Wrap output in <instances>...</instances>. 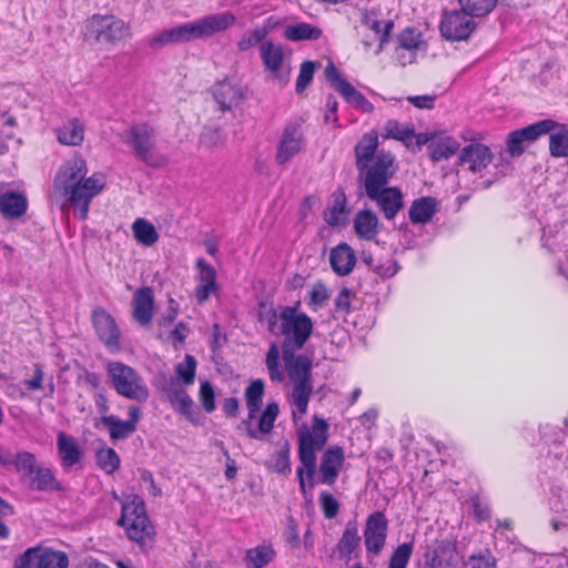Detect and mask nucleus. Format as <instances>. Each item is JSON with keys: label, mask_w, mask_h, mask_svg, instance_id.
Returning <instances> with one entry per match:
<instances>
[{"label": "nucleus", "mask_w": 568, "mask_h": 568, "mask_svg": "<svg viewBox=\"0 0 568 568\" xmlns=\"http://www.w3.org/2000/svg\"><path fill=\"white\" fill-rule=\"evenodd\" d=\"M459 142L454 136L436 134L428 145L429 158L435 163L448 160L459 150Z\"/></svg>", "instance_id": "nucleus-34"}, {"label": "nucleus", "mask_w": 568, "mask_h": 568, "mask_svg": "<svg viewBox=\"0 0 568 568\" xmlns=\"http://www.w3.org/2000/svg\"><path fill=\"white\" fill-rule=\"evenodd\" d=\"M325 106H326V111L324 114L325 122L337 124L338 123V116H337L338 102L333 94L327 95Z\"/></svg>", "instance_id": "nucleus-61"}, {"label": "nucleus", "mask_w": 568, "mask_h": 568, "mask_svg": "<svg viewBox=\"0 0 568 568\" xmlns=\"http://www.w3.org/2000/svg\"><path fill=\"white\" fill-rule=\"evenodd\" d=\"M95 462L100 469L111 475L120 467V457L118 453L110 447H103L97 450Z\"/></svg>", "instance_id": "nucleus-47"}, {"label": "nucleus", "mask_w": 568, "mask_h": 568, "mask_svg": "<svg viewBox=\"0 0 568 568\" xmlns=\"http://www.w3.org/2000/svg\"><path fill=\"white\" fill-rule=\"evenodd\" d=\"M44 374L42 365L40 363L33 364V376L30 379L24 381V385L28 390H39L43 386Z\"/></svg>", "instance_id": "nucleus-60"}, {"label": "nucleus", "mask_w": 568, "mask_h": 568, "mask_svg": "<svg viewBox=\"0 0 568 568\" xmlns=\"http://www.w3.org/2000/svg\"><path fill=\"white\" fill-rule=\"evenodd\" d=\"M276 557V551L271 542H265L245 551L244 562L246 568H264Z\"/></svg>", "instance_id": "nucleus-35"}, {"label": "nucleus", "mask_w": 568, "mask_h": 568, "mask_svg": "<svg viewBox=\"0 0 568 568\" xmlns=\"http://www.w3.org/2000/svg\"><path fill=\"white\" fill-rule=\"evenodd\" d=\"M449 552L444 544L427 546L424 552V568H454L455 565L448 557Z\"/></svg>", "instance_id": "nucleus-38"}, {"label": "nucleus", "mask_w": 568, "mask_h": 568, "mask_svg": "<svg viewBox=\"0 0 568 568\" xmlns=\"http://www.w3.org/2000/svg\"><path fill=\"white\" fill-rule=\"evenodd\" d=\"M305 145V136L302 124L298 122L286 123L283 128L275 153V162L284 165L296 156Z\"/></svg>", "instance_id": "nucleus-15"}, {"label": "nucleus", "mask_w": 568, "mask_h": 568, "mask_svg": "<svg viewBox=\"0 0 568 568\" xmlns=\"http://www.w3.org/2000/svg\"><path fill=\"white\" fill-rule=\"evenodd\" d=\"M285 39L290 41L318 40L323 36V30L307 22H297L288 24L283 31Z\"/></svg>", "instance_id": "nucleus-37"}, {"label": "nucleus", "mask_w": 568, "mask_h": 568, "mask_svg": "<svg viewBox=\"0 0 568 568\" xmlns=\"http://www.w3.org/2000/svg\"><path fill=\"white\" fill-rule=\"evenodd\" d=\"M328 424L317 416L313 417L312 427L303 426L297 432V455L301 466L296 468V476L301 494L308 495L307 485L313 488L316 473V452L323 449L328 438Z\"/></svg>", "instance_id": "nucleus-4"}, {"label": "nucleus", "mask_w": 568, "mask_h": 568, "mask_svg": "<svg viewBox=\"0 0 568 568\" xmlns=\"http://www.w3.org/2000/svg\"><path fill=\"white\" fill-rule=\"evenodd\" d=\"M265 393L264 381L256 378L245 388L244 398L247 406L248 419L255 418L257 412L261 409L263 397Z\"/></svg>", "instance_id": "nucleus-40"}, {"label": "nucleus", "mask_w": 568, "mask_h": 568, "mask_svg": "<svg viewBox=\"0 0 568 568\" xmlns=\"http://www.w3.org/2000/svg\"><path fill=\"white\" fill-rule=\"evenodd\" d=\"M57 448L61 466L64 469L79 465L83 458V452L77 439L64 432H59L57 436Z\"/></svg>", "instance_id": "nucleus-26"}, {"label": "nucleus", "mask_w": 568, "mask_h": 568, "mask_svg": "<svg viewBox=\"0 0 568 568\" xmlns=\"http://www.w3.org/2000/svg\"><path fill=\"white\" fill-rule=\"evenodd\" d=\"M498 0H458L466 13L475 18L488 16L497 6Z\"/></svg>", "instance_id": "nucleus-46"}, {"label": "nucleus", "mask_w": 568, "mask_h": 568, "mask_svg": "<svg viewBox=\"0 0 568 568\" xmlns=\"http://www.w3.org/2000/svg\"><path fill=\"white\" fill-rule=\"evenodd\" d=\"M140 479L143 484L148 485V491L153 497H160L162 495L161 488L155 484L152 473L148 469L140 471Z\"/></svg>", "instance_id": "nucleus-62"}, {"label": "nucleus", "mask_w": 568, "mask_h": 568, "mask_svg": "<svg viewBox=\"0 0 568 568\" xmlns=\"http://www.w3.org/2000/svg\"><path fill=\"white\" fill-rule=\"evenodd\" d=\"M329 298L328 290L326 285L318 281L314 283L312 290L310 292V302L308 305L312 310H317L323 306Z\"/></svg>", "instance_id": "nucleus-57"}, {"label": "nucleus", "mask_w": 568, "mask_h": 568, "mask_svg": "<svg viewBox=\"0 0 568 568\" xmlns=\"http://www.w3.org/2000/svg\"><path fill=\"white\" fill-rule=\"evenodd\" d=\"M359 542L361 537L358 535L356 521H347L336 546L338 555L343 558H349L351 555L359 547Z\"/></svg>", "instance_id": "nucleus-36"}, {"label": "nucleus", "mask_w": 568, "mask_h": 568, "mask_svg": "<svg viewBox=\"0 0 568 568\" xmlns=\"http://www.w3.org/2000/svg\"><path fill=\"white\" fill-rule=\"evenodd\" d=\"M285 542L292 549H298L301 546L298 524L293 516L286 518V526L283 532Z\"/></svg>", "instance_id": "nucleus-58"}, {"label": "nucleus", "mask_w": 568, "mask_h": 568, "mask_svg": "<svg viewBox=\"0 0 568 568\" xmlns=\"http://www.w3.org/2000/svg\"><path fill=\"white\" fill-rule=\"evenodd\" d=\"M2 459L7 464H0L4 468L13 467L19 480L30 489L38 491H61L62 486L50 468L41 467L34 454L19 450L12 458L9 453L2 450Z\"/></svg>", "instance_id": "nucleus-5"}, {"label": "nucleus", "mask_w": 568, "mask_h": 568, "mask_svg": "<svg viewBox=\"0 0 568 568\" xmlns=\"http://www.w3.org/2000/svg\"><path fill=\"white\" fill-rule=\"evenodd\" d=\"M116 524L123 528L126 538L139 547L145 548L154 545L156 530L140 496L131 495L122 503L121 515Z\"/></svg>", "instance_id": "nucleus-6"}, {"label": "nucleus", "mask_w": 568, "mask_h": 568, "mask_svg": "<svg viewBox=\"0 0 568 568\" xmlns=\"http://www.w3.org/2000/svg\"><path fill=\"white\" fill-rule=\"evenodd\" d=\"M333 205L324 213V220L327 224L335 226L339 223L341 216L346 212V196L339 190L333 194Z\"/></svg>", "instance_id": "nucleus-50"}, {"label": "nucleus", "mask_w": 568, "mask_h": 568, "mask_svg": "<svg viewBox=\"0 0 568 568\" xmlns=\"http://www.w3.org/2000/svg\"><path fill=\"white\" fill-rule=\"evenodd\" d=\"M353 297L354 293L348 287H343L335 297V310L343 314H349L352 312Z\"/></svg>", "instance_id": "nucleus-59"}, {"label": "nucleus", "mask_w": 568, "mask_h": 568, "mask_svg": "<svg viewBox=\"0 0 568 568\" xmlns=\"http://www.w3.org/2000/svg\"><path fill=\"white\" fill-rule=\"evenodd\" d=\"M353 224L355 234L364 241H372L378 234V216L372 210H359L354 216Z\"/></svg>", "instance_id": "nucleus-31"}, {"label": "nucleus", "mask_w": 568, "mask_h": 568, "mask_svg": "<svg viewBox=\"0 0 568 568\" xmlns=\"http://www.w3.org/2000/svg\"><path fill=\"white\" fill-rule=\"evenodd\" d=\"M388 520L384 511L369 514L363 531L364 545L367 554L377 556L386 545Z\"/></svg>", "instance_id": "nucleus-18"}, {"label": "nucleus", "mask_w": 568, "mask_h": 568, "mask_svg": "<svg viewBox=\"0 0 568 568\" xmlns=\"http://www.w3.org/2000/svg\"><path fill=\"white\" fill-rule=\"evenodd\" d=\"M199 402L207 414L215 410V392L213 385L209 381H202L199 389Z\"/></svg>", "instance_id": "nucleus-54"}, {"label": "nucleus", "mask_w": 568, "mask_h": 568, "mask_svg": "<svg viewBox=\"0 0 568 568\" xmlns=\"http://www.w3.org/2000/svg\"><path fill=\"white\" fill-rule=\"evenodd\" d=\"M265 466L268 470L278 475L288 476L291 474V445L288 440H284L281 448L265 463Z\"/></svg>", "instance_id": "nucleus-39"}, {"label": "nucleus", "mask_w": 568, "mask_h": 568, "mask_svg": "<svg viewBox=\"0 0 568 568\" xmlns=\"http://www.w3.org/2000/svg\"><path fill=\"white\" fill-rule=\"evenodd\" d=\"M132 232L134 239L145 246H151L155 244L159 240V234L156 232L155 226L151 222L142 217L136 219L133 222Z\"/></svg>", "instance_id": "nucleus-43"}, {"label": "nucleus", "mask_w": 568, "mask_h": 568, "mask_svg": "<svg viewBox=\"0 0 568 568\" xmlns=\"http://www.w3.org/2000/svg\"><path fill=\"white\" fill-rule=\"evenodd\" d=\"M28 206V199L22 192L7 191L0 194V213L4 219L23 216Z\"/></svg>", "instance_id": "nucleus-30"}, {"label": "nucleus", "mask_w": 568, "mask_h": 568, "mask_svg": "<svg viewBox=\"0 0 568 568\" xmlns=\"http://www.w3.org/2000/svg\"><path fill=\"white\" fill-rule=\"evenodd\" d=\"M190 332L187 324L180 322L175 325L174 329L170 333V338L174 343V345H183L185 338Z\"/></svg>", "instance_id": "nucleus-63"}, {"label": "nucleus", "mask_w": 568, "mask_h": 568, "mask_svg": "<svg viewBox=\"0 0 568 568\" xmlns=\"http://www.w3.org/2000/svg\"><path fill=\"white\" fill-rule=\"evenodd\" d=\"M106 373L114 390L121 397L138 403H145L149 399V387L144 378L133 367L119 361H111L106 364Z\"/></svg>", "instance_id": "nucleus-9"}, {"label": "nucleus", "mask_w": 568, "mask_h": 568, "mask_svg": "<svg viewBox=\"0 0 568 568\" xmlns=\"http://www.w3.org/2000/svg\"><path fill=\"white\" fill-rule=\"evenodd\" d=\"M88 172L85 160L74 155L60 166L53 181L54 190L74 207V214L80 220L88 217L92 199L105 186L104 174L95 172L87 178Z\"/></svg>", "instance_id": "nucleus-2"}, {"label": "nucleus", "mask_w": 568, "mask_h": 568, "mask_svg": "<svg viewBox=\"0 0 568 568\" xmlns=\"http://www.w3.org/2000/svg\"><path fill=\"white\" fill-rule=\"evenodd\" d=\"M345 453L338 445L329 446L321 456L317 481L333 486L344 466Z\"/></svg>", "instance_id": "nucleus-21"}, {"label": "nucleus", "mask_w": 568, "mask_h": 568, "mask_svg": "<svg viewBox=\"0 0 568 568\" xmlns=\"http://www.w3.org/2000/svg\"><path fill=\"white\" fill-rule=\"evenodd\" d=\"M364 23L377 37L375 52H382L384 50L385 44L389 41L390 32L394 29V22L392 20L381 21L377 19H365Z\"/></svg>", "instance_id": "nucleus-45"}, {"label": "nucleus", "mask_w": 568, "mask_h": 568, "mask_svg": "<svg viewBox=\"0 0 568 568\" xmlns=\"http://www.w3.org/2000/svg\"><path fill=\"white\" fill-rule=\"evenodd\" d=\"M193 33L190 22L166 29L149 40L150 48L158 50L173 43L193 41Z\"/></svg>", "instance_id": "nucleus-27"}, {"label": "nucleus", "mask_w": 568, "mask_h": 568, "mask_svg": "<svg viewBox=\"0 0 568 568\" xmlns=\"http://www.w3.org/2000/svg\"><path fill=\"white\" fill-rule=\"evenodd\" d=\"M494 154L489 146L480 142H473L464 146L459 153V163L467 164L473 173L483 172L493 161Z\"/></svg>", "instance_id": "nucleus-24"}, {"label": "nucleus", "mask_w": 568, "mask_h": 568, "mask_svg": "<svg viewBox=\"0 0 568 568\" xmlns=\"http://www.w3.org/2000/svg\"><path fill=\"white\" fill-rule=\"evenodd\" d=\"M280 408L277 403H268L260 416L257 429L251 427V419L248 418L243 420L242 425L246 427V434L250 438L260 439L261 435H266L272 432Z\"/></svg>", "instance_id": "nucleus-32"}, {"label": "nucleus", "mask_w": 568, "mask_h": 568, "mask_svg": "<svg viewBox=\"0 0 568 568\" xmlns=\"http://www.w3.org/2000/svg\"><path fill=\"white\" fill-rule=\"evenodd\" d=\"M196 268L199 273L196 275L197 285L194 288V296L196 302L202 305L219 292V284L215 268L203 257L196 260Z\"/></svg>", "instance_id": "nucleus-23"}, {"label": "nucleus", "mask_w": 568, "mask_h": 568, "mask_svg": "<svg viewBox=\"0 0 568 568\" xmlns=\"http://www.w3.org/2000/svg\"><path fill=\"white\" fill-rule=\"evenodd\" d=\"M471 567L470 568H496L495 558L487 551L485 555H473L470 557Z\"/></svg>", "instance_id": "nucleus-64"}, {"label": "nucleus", "mask_w": 568, "mask_h": 568, "mask_svg": "<svg viewBox=\"0 0 568 568\" xmlns=\"http://www.w3.org/2000/svg\"><path fill=\"white\" fill-rule=\"evenodd\" d=\"M474 19L462 8L445 11L439 23L440 36L450 42L466 41L477 28Z\"/></svg>", "instance_id": "nucleus-12"}, {"label": "nucleus", "mask_w": 568, "mask_h": 568, "mask_svg": "<svg viewBox=\"0 0 568 568\" xmlns=\"http://www.w3.org/2000/svg\"><path fill=\"white\" fill-rule=\"evenodd\" d=\"M169 402L176 413L185 416L189 420H193L194 402L185 389L173 390L169 394Z\"/></svg>", "instance_id": "nucleus-44"}, {"label": "nucleus", "mask_w": 568, "mask_h": 568, "mask_svg": "<svg viewBox=\"0 0 568 568\" xmlns=\"http://www.w3.org/2000/svg\"><path fill=\"white\" fill-rule=\"evenodd\" d=\"M212 94L221 112H230L239 108L245 99L241 85L232 82L229 78L219 81L214 85Z\"/></svg>", "instance_id": "nucleus-22"}, {"label": "nucleus", "mask_w": 568, "mask_h": 568, "mask_svg": "<svg viewBox=\"0 0 568 568\" xmlns=\"http://www.w3.org/2000/svg\"><path fill=\"white\" fill-rule=\"evenodd\" d=\"M296 351H282V357L290 379L293 382L292 403L295 410L293 417L298 413L303 416L307 412L310 397L313 392L312 385V359L306 355H295Z\"/></svg>", "instance_id": "nucleus-7"}, {"label": "nucleus", "mask_w": 568, "mask_h": 568, "mask_svg": "<svg viewBox=\"0 0 568 568\" xmlns=\"http://www.w3.org/2000/svg\"><path fill=\"white\" fill-rule=\"evenodd\" d=\"M376 131L365 133L354 148L358 189L374 201L386 220H393L404 206L399 187L388 186L397 164L395 155L378 150Z\"/></svg>", "instance_id": "nucleus-1"}, {"label": "nucleus", "mask_w": 568, "mask_h": 568, "mask_svg": "<svg viewBox=\"0 0 568 568\" xmlns=\"http://www.w3.org/2000/svg\"><path fill=\"white\" fill-rule=\"evenodd\" d=\"M126 143L135 158L151 168L168 164V158L155 152V130L148 123L132 125L126 131Z\"/></svg>", "instance_id": "nucleus-10"}, {"label": "nucleus", "mask_w": 568, "mask_h": 568, "mask_svg": "<svg viewBox=\"0 0 568 568\" xmlns=\"http://www.w3.org/2000/svg\"><path fill=\"white\" fill-rule=\"evenodd\" d=\"M415 130L412 125H403L396 120H388L384 125L383 138L400 141L409 149L413 145Z\"/></svg>", "instance_id": "nucleus-41"}, {"label": "nucleus", "mask_w": 568, "mask_h": 568, "mask_svg": "<svg viewBox=\"0 0 568 568\" xmlns=\"http://www.w3.org/2000/svg\"><path fill=\"white\" fill-rule=\"evenodd\" d=\"M549 151L554 158L568 156V131L567 130L550 134Z\"/></svg>", "instance_id": "nucleus-53"}, {"label": "nucleus", "mask_w": 568, "mask_h": 568, "mask_svg": "<svg viewBox=\"0 0 568 568\" xmlns=\"http://www.w3.org/2000/svg\"><path fill=\"white\" fill-rule=\"evenodd\" d=\"M258 52L264 69L271 72L281 83L286 84L288 82L291 68H286L283 45L268 39L260 44Z\"/></svg>", "instance_id": "nucleus-17"}, {"label": "nucleus", "mask_w": 568, "mask_h": 568, "mask_svg": "<svg viewBox=\"0 0 568 568\" xmlns=\"http://www.w3.org/2000/svg\"><path fill=\"white\" fill-rule=\"evenodd\" d=\"M236 21L232 12L209 14L190 22L194 40L210 38L231 28Z\"/></svg>", "instance_id": "nucleus-19"}, {"label": "nucleus", "mask_w": 568, "mask_h": 568, "mask_svg": "<svg viewBox=\"0 0 568 568\" xmlns=\"http://www.w3.org/2000/svg\"><path fill=\"white\" fill-rule=\"evenodd\" d=\"M300 302L282 306L276 311L271 308L266 315L267 331L283 337L282 351H300L312 336L314 324L312 318L300 311Z\"/></svg>", "instance_id": "nucleus-3"}, {"label": "nucleus", "mask_w": 568, "mask_h": 568, "mask_svg": "<svg viewBox=\"0 0 568 568\" xmlns=\"http://www.w3.org/2000/svg\"><path fill=\"white\" fill-rule=\"evenodd\" d=\"M154 295L149 286L138 288L133 294L132 317L141 326L151 324L154 315Z\"/></svg>", "instance_id": "nucleus-25"}, {"label": "nucleus", "mask_w": 568, "mask_h": 568, "mask_svg": "<svg viewBox=\"0 0 568 568\" xmlns=\"http://www.w3.org/2000/svg\"><path fill=\"white\" fill-rule=\"evenodd\" d=\"M266 39L257 28L250 29L242 34V37L236 43V48L241 52H246L255 45H260Z\"/></svg>", "instance_id": "nucleus-56"}, {"label": "nucleus", "mask_w": 568, "mask_h": 568, "mask_svg": "<svg viewBox=\"0 0 568 568\" xmlns=\"http://www.w3.org/2000/svg\"><path fill=\"white\" fill-rule=\"evenodd\" d=\"M196 366L195 357L190 354H186L184 361L175 366V374L185 386H190L194 383Z\"/></svg>", "instance_id": "nucleus-52"}, {"label": "nucleus", "mask_w": 568, "mask_h": 568, "mask_svg": "<svg viewBox=\"0 0 568 568\" xmlns=\"http://www.w3.org/2000/svg\"><path fill=\"white\" fill-rule=\"evenodd\" d=\"M329 264L334 273L339 276L351 274L356 264L354 250L347 243H339L331 250Z\"/></svg>", "instance_id": "nucleus-28"}, {"label": "nucleus", "mask_w": 568, "mask_h": 568, "mask_svg": "<svg viewBox=\"0 0 568 568\" xmlns=\"http://www.w3.org/2000/svg\"><path fill=\"white\" fill-rule=\"evenodd\" d=\"M91 323L100 343L111 353H119L121 345V331L113 315L102 306L91 311Z\"/></svg>", "instance_id": "nucleus-11"}, {"label": "nucleus", "mask_w": 568, "mask_h": 568, "mask_svg": "<svg viewBox=\"0 0 568 568\" xmlns=\"http://www.w3.org/2000/svg\"><path fill=\"white\" fill-rule=\"evenodd\" d=\"M83 39L89 42L116 45L132 37L131 27L113 14H92L82 30Z\"/></svg>", "instance_id": "nucleus-8"}, {"label": "nucleus", "mask_w": 568, "mask_h": 568, "mask_svg": "<svg viewBox=\"0 0 568 568\" xmlns=\"http://www.w3.org/2000/svg\"><path fill=\"white\" fill-rule=\"evenodd\" d=\"M68 566L69 558L63 551L31 547L14 560L13 568H68Z\"/></svg>", "instance_id": "nucleus-14"}, {"label": "nucleus", "mask_w": 568, "mask_h": 568, "mask_svg": "<svg viewBox=\"0 0 568 568\" xmlns=\"http://www.w3.org/2000/svg\"><path fill=\"white\" fill-rule=\"evenodd\" d=\"M414 551L413 542H403L392 552L387 568H407Z\"/></svg>", "instance_id": "nucleus-51"}, {"label": "nucleus", "mask_w": 568, "mask_h": 568, "mask_svg": "<svg viewBox=\"0 0 568 568\" xmlns=\"http://www.w3.org/2000/svg\"><path fill=\"white\" fill-rule=\"evenodd\" d=\"M128 419L122 420L115 415L101 417V423L108 428L112 440L125 439L136 432L138 424L142 417V410L139 406H129Z\"/></svg>", "instance_id": "nucleus-20"}, {"label": "nucleus", "mask_w": 568, "mask_h": 568, "mask_svg": "<svg viewBox=\"0 0 568 568\" xmlns=\"http://www.w3.org/2000/svg\"><path fill=\"white\" fill-rule=\"evenodd\" d=\"M318 503L326 519H333L338 515L339 503L329 491H322L318 496Z\"/></svg>", "instance_id": "nucleus-55"}, {"label": "nucleus", "mask_w": 568, "mask_h": 568, "mask_svg": "<svg viewBox=\"0 0 568 568\" xmlns=\"http://www.w3.org/2000/svg\"><path fill=\"white\" fill-rule=\"evenodd\" d=\"M438 201L433 196H422L410 204L408 216L413 224H426L437 212Z\"/></svg>", "instance_id": "nucleus-33"}, {"label": "nucleus", "mask_w": 568, "mask_h": 568, "mask_svg": "<svg viewBox=\"0 0 568 568\" xmlns=\"http://www.w3.org/2000/svg\"><path fill=\"white\" fill-rule=\"evenodd\" d=\"M321 67L317 61L306 60L300 65L298 75L295 82V91L302 94L311 84L314 78L315 70Z\"/></svg>", "instance_id": "nucleus-49"}, {"label": "nucleus", "mask_w": 568, "mask_h": 568, "mask_svg": "<svg viewBox=\"0 0 568 568\" xmlns=\"http://www.w3.org/2000/svg\"><path fill=\"white\" fill-rule=\"evenodd\" d=\"M265 366L270 379L274 383H282L285 379V372L281 364L280 348L276 343H271L265 356Z\"/></svg>", "instance_id": "nucleus-42"}, {"label": "nucleus", "mask_w": 568, "mask_h": 568, "mask_svg": "<svg viewBox=\"0 0 568 568\" xmlns=\"http://www.w3.org/2000/svg\"><path fill=\"white\" fill-rule=\"evenodd\" d=\"M398 47L403 50L415 52L420 49L423 41L422 33L413 28L407 27L397 34Z\"/></svg>", "instance_id": "nucleus-48"}, {"label": "nucleus", "mask_w": 568, "mask_h": 568, "mask_svg": "<svg viewBox=\"0 0 568 568\" xmlns=\"http://www.w3.org/2000/svg\"><path fill=\"white\" fill-rule=\"evenodd\" d=\"M324 77L326 81L343 97V99L355 109L363 113H371L374 111L373 103L367 100L363 93L357 91L351 82L342 77L339 70L332 60H329L325 67Z\"/></svg>", "instance_id": "nucleus-13"}, {"label": "nucleus", "mask_w": 568, "mask_h": 568, "mask_svg": "<svg viewBox=\"0 0 568 568\" xmlns=\"http://www.w3.org/2000/svg\"><path fill=\"white\" fill-rule=\"evenodd\" d=\"M558 123L554 120H542L525 128L514 130L508 134L506 146L511 156H519L524 153L525 142H534L539 136L550 133Z\"/></svg>", "instance_id": "nucleus-16"}, {"label": "nucleus", "mask_w": 568, "mask_h": 568, "mask_svg": "<svg viewBox=\"0 0 568 568\" xmlns=\"http://www.w3.org/2000/svg\"><path fill=\"white\" fill-rule=\"evenodd\" d=\"M54 132L61 145L81 146L85 138V125L79 118H71Z\"/></svg>", "instance_id": "nucleus-29"}]
</instances>
